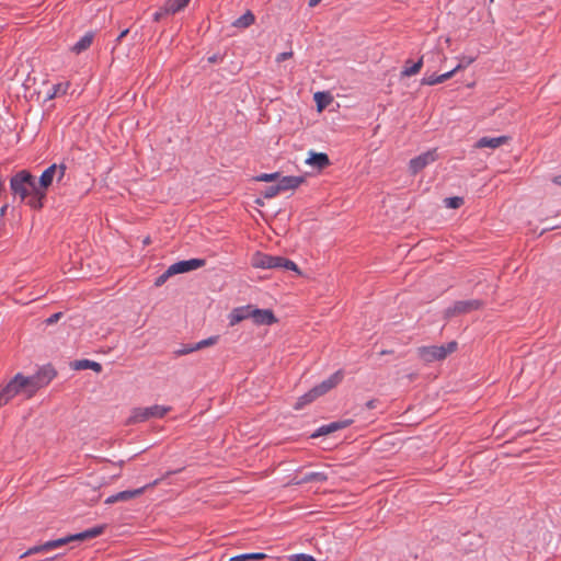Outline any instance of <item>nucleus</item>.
I'll return each instance as SVG.
<instances>
[{"instance_id": "49", "label": "nucleus", "mask_w": 561, "mask_h": 561, "mask_svg": "<svg viewBox=\"0 0 561 561\" xmlns=\"http://www.w3.org/2000/svg\"><path fill=\"white\" fill-rule=\"evenodd\" d=\"M5 210H7V206H3V207L1 208V215H4Z\"/></svg>"}, {"instance_id": "28", "label": "nucleus", "mask_w": 561, "mask_h": 561, "mask_svg": "<svg viewBox=\"0 0 561 561\" xmlns=\"http://www.w3.org/2000/svg\"><path fill=\"white\" fill-rule=\"evenodd\" d=\"M314 101L317 103L318 111H322L325 106L329 105L331 98L324 92H317L314 94Z\"/></svg>"}, {"instance_id": "39", "label": "nucleus", "mask_w": 561, "mask_h": 561, "mask_svg": "<svg viewBox=\"0 0 561 561\" xmlns=\"http://www.w3.org/2000/svg\"><path fill=\"white\" fill-rule=\"evenodd\" d=\"M293 56H294L293 50H289V51H285V53H280V54H278V55L276 56L275 60H276V62H278V64H279V62H282V61H284V60H286V59L291 58Z\"/></svg>"}, {"instance_id": "37", "label": "nucleus", "mask_w": 561, "mask_h": 561, "mask_svg": "<svg viewBox=\"0 0 561 561\" xmlns=\"http://www.w3.org/2000/svg\"><path fill=\"white\" fill-rule=\"evenodd\" d=\"M171 276H173V274L170 272V267H168L167 271L154 280V285L157 287L162 286Z\"/></svg>"}, {"instance_id": "8", "label": "nucleus", "mask_w": 561, "mask_h": 561, "mask_svg": "<svg viewBox=\"0 0 561 561\" xmlns=\"http://www.w3.org/2000/svg\"><path fill=\"white\" fill-rule=\"evenodd\" d=\"M158 482H159V480H154L152 483H150L148 485H145L142 488L118 492L116 494H113V495L108 496L105 500V503L106 504H113V503H116V502L130 501V500H133V499H135L137 496H140L148 488L157 485Z\"/></svg>"}, {"instance_id": "46", "label": "nucleus", "mask_w": 561, "mask_h": 561, "mask_svg": "<svg viewBox=\"0 0 561 561\" xmlns=\"http://www.w3.org/2000/svg\"><path fill=\"white\" fill-rule=\"evenodd\" d=\"M553 183L561 186V175H558V176H554L553 178Z\"/></svg>"}, {"instance_id": "26", "label": "nucleus", "mask_w": 561, "mask_h": 561, "mask_svg": "<svg viewBox=\"0 0 561 561\" xmlns=\"http://www.w3.org/2000/svg\"><path fill=\"white\" fill-rule=\"evenodd\" d=\"M76 369H92L95 373H101L102 366L98 362L81 359L77 360L73 366Z\"/></svg>"}, {"instance_id": "5", "label": "nucleus", "mask_w": 561, "mask_h": 561, "mask_svg": "<svg viewBox=\"0 0 561 561\" xmlns=\"http://www.w3.org/2000/svg\"><path fill=\"white\" fill-rule=\"evenodd\" d=\"M171 409L164 405H151L145 408H135L133 409L127 423L135 424L145 422L149 419H161Z\"/></svg>"}, {"instance_id": "23", "label": "nucleus", "mask_w": 561, "mask_h": 561, "mask_svg": "<svg viewBox=\"0 0 561 561\" xmlns=\"http://www.w3.org/2000/svg\"><path fill=\"white\" fill-rule=\"evenodd\" d=\"M92 41H93V35L88 33L85 34L84 36H82L73 46H72V51H75L76 54H80L82 53L83 50L88 49L91 44H92Z\"/></svg>"}, {"instance_id": "7", "label": "nucleus", "mask_w": 561, "mask_h": 561, "mask_svg": "<svg viewBox=\"0 0 561 561\" xmlns=\"http://www.w3.org/2000/svg\"><path fill=\"white\" fill-rule=\"evenodd\" d=\"M437 160L436 149H432L421 153L420 156L413 158L409 162V170L411 174L415 175L428 164L435 162Z\"/></svg>"}, {"instance_id": "3", "label": "nucleus", "mask_w": 561, "mask_h": 561, "mask_svg": "<svg viewBox=\"0 0 561 561\" xmlns=\"http://www.w3.org/2000/svg\"><path fill=\"white\" fill-rule=\"evenodd\" d=\"M103 529H104L103 526H98V527H93L91 529H88L85 531H82V533H79V534H76V535H71V536H68V537H65V538H59V539H56V540L47 541V542H45L43 545L30 548L27 551H25L21 556V558H26V557H28L31 554L38 553V552H48V551H50L53 549L60 548V547L67 545L68 542H71V541H76V540L82 541V540H85V539L95 538V537L100 536L103 533Z\"/></svg>"}, {"instance_id": "33", "label": "nucleus", "mask_w": 561, "mask_h": 561, "mask_svg": "<svg viewBox=\"0 0 561 561\" xmlns=\"http://www.w3.org/2000/svg\"><path fill=\"white\" fill-rule=\"evenodd\" d=\"M279 178V173H262L255 178V181L259 182H277Z\"/></svg>"}, {"instance_id": "4", "label": "nucleus", "mask_w": 561, "mask_h": 561, "mask_svg": "<svg viewBox=\"0 0 561 561\" xmlns=\"http://www.w3.org/2000/svg\"><path fill=\"white\" fill-rule=\"evenodd\" d=\"M457 350V343L455 341L447 343L446 345H431V346H422L417 348V354L420 358L426 363H432L435 360H443L449 354L454 353Z\"/></svg>"}, {"instance_id": "13", "label": "nucleus", "mask_w": 561, "mask_h": 561, "mask_svg": "<svg viewBox=\"0 0 561 561\" xmlns=\"http://www.w3.org/2000/svg\"><path fill=\"white\" fill-rule=\"evenodd\" d=\"M305 176H280L278 178L276 185L280 193L286 191H294L298 188L302 183H305Z\"/></svg>"}, {"instance_id": "43", "label": "nucleus", "mask_w": 561, "mask_h": 561, "mask_svg": "<svg viewBox=\"0 0 561 561\" xmlns=\"http://www.w3.org/2000/svg\"><path fill=\"white\" fill-rule=\"evenodd\" d=\"M473 60H474V58H462L460 64H462L463 68H465V67L469 66L470 64H472Z\"/></svg>"}, {"instance_id": "20", "label": "nucleus", "mask_w": 561, "mask_h": 561, "mask_svg": "<svg viewBox=\"0 0 561 561\" xmlns=\"http://www.w3.org/2000/svg\"><path fill=\"white\" fill-rule=\"evenodd\" d=\"M351 424V421H340V422H332L327 425H322L319 427L316 434L312 435V437L321 436V435H328L330 433H333L335 431L342 430L347 427Z\"/></svg>"}, {"instance_id": "51", "label": "nucleus", "mask_w": 561, "mask_h": 561, "mask_svg": "<svg viewBox=\"0 0 561 561\" xmlns=\"http://www.w3.org/2000/svg\"><path fill=\"white\" fill-rule=\"evenodd\" d=\"M490 1L492 2L493 0H490Z\"/></svg>"}, {"instance_id": "31", "label": "nucleus", "mask_w": 561, "mask_h": 561, "mask_svg": "<svg viewBox=\"0 0 561 561\" xmlns=\"http://www.w3.org/2000/svg\"><path fill=\"white\" fill-rule=\"evenodd\" d=\"M446 207L448 208H459L463 204V199L461 197L455 196V197H447L444 201Z\"/></svg>"}, {"instance_id": "2", "label": "nucleus", "mask_w": 561, "mask_h": 561, "mask_svg": "<svg viewBox=\"0 0 561 561\" xmlns=\"http://www.w3.org/2000/svg\"><path fill=\"white\" fill-rule=\"evenodd\" d=\"M36 393L32 380L27 376L16 374L5 386L0 389V408L9 403L13 398L22 396L25 399Z\"/></svg>"}, {"instance_id": "42", "label": "nucleus", "mask_w": 561, "mask_h": 561, "mask_svg": "<svg viewBox=\"0 0 561 561\" xmlns=\"http://www.w3.org/2000/svg\"><path fill=\"white\" fill-rule=\"evenodd\" d=\"M61 316H62L61 312H56V313L51 314L49 318L46 319V323L48 325L54 324V323H56L61 318Z\"/></svg>"}, {"instance_id": "9", "label": "nucleus", "mask_w": 561, "mask_h": 561, "mask_svg": "<svg viewBox=\"0 0 561 561\" xmlns=\"http://www.w3.org/2000/svg\"><path fill=\"white\" fill-rule=\"evenodd\" d=\"M56 376V371L51 366L42 367L36 374L27 376L34 386L35 391L47 386Z\"/></svg>"}, {"instance_id": "30", "label": "nucleus", "mask_w": 561, "mask_h": 561, "mask_svg": "<svg viewBox=\"0 0 561 561\" xmlns=\"http://www.w3.org/2000/svg\"><path fill=\"white\" fill-rule=\"evenodd\" d=\"M218 340H219V336H217V335L209 336L205 340H202V341L195 343V348H198V351H199L202 348L213 346L218 342Z\"/></svg>"}, {"instance_id": "47", "label": "nucleus", "mask_w": 561, "mask_h": 561, "mask_svg": "<svg viewBox=\"0 0 561 561\" xmlns=\"http://www.w3.org/2000/svg\"><path fill=\"white\" fill-rule=\"evenodd\" d=\"M319 2H320V0H309V5L316 7Z\"/></svg>"}, {"instance_id": "35", "label": "nucleus", "mask_w": 561, "mask_h": 561, "mask_svg": "<svg viewBox=\"0 0 561 561\" xmlns=\"http://www.w3.org/2000/svg\"><path fill=\"white\" fill-rule=\"evenodd\" d=\"M463 69V65L462 64H458L453 70L448 71V72H445L439 77V80H440V83L450 79L457 71Z\"/></svg>"}, {"instance_id": "48", "label": "nucleus", "mask_w": 561, "mask_h": 561, "mask_svg": "<svg viewBox=\"0 0 561 561\" xmlns=\"http://www.w3.org/2000/svg\"><path fill=\"white\" fill-rule=\"evenodd\" d=\"M216 60L217 58L215 56L209 58V62H216Z\"/></svg>"}, {"instance_id": "17", "label": "nucleus", "mask_w": 561, "mask_h": 561, "mask_svg": "<svg viewBox=\"0 0 561 561\" xmlns=\"http://www.w3.org/2000/svg\"><path fill=\"white\" fill-rule=\"evenodd\" d=\"M251 311H252V306H250V305L234 308L231 311V313L229 314L230 325H236L245 319H251Z\"/></svg>"}, {"instance_id": "29", "label": "nucleus", "mask_w": 561, "mask_h": 561, "mask_svg": "<svg viewBox=\"0 0 561 561\" xmlns=\"http://www.w3.org/2000/svg\"><path fill=\"white\" fill-rule=\"evenodd\" d=\"M327 479H328V477L323 472H310V473H307L301 479V481H299L298 483H305V482H311V481L323 482Z\"/></svg>"}, {"instance_id": "16", "label": "nucleus", "mask_w": 561, "mask_h": 561, "mask_svg": "<svg viewBox=\"0 0 561 561\" xmlns=\"http://www.w3.org/2000/svg\"><path fill=\"white\" fill-rule=\"evenodd\" d=\"M508 136H499V137H482L480 138L477 144L476 148H491L495 149L499 148L510 141Z\"/></svg>"}, {"instance_id": "25", "label": "nucleus", "mask_w": 561, "mask_h": 561, "mask_svg": "<svg viewBox=\"0 0 561 561\" xmlns=\"http://www.w3.org/2000/svg\"><path fill=\"white\" fill-rule=\"evenodd\" d=\"M254 21H255L254 14L251 11H247L243 15H241L233 22V26L239 27V28H245V27H249L250 25H252L254 23Z\"/></svg>"}, {"instance_id": "50", "label": "nucleus", "mask_w": 561, "mask_h": 561, "mask_svg": "<svg viewBox=\"0 0 561 561\" xmlns=\"http://www.w3.org/2000/svg\"><path fill=\"white\" fill-rule=\"evenodd\" d=\"M257 205H262L263 203L260 199H256Z\"/></svg>"}, {"instance_id": "32", "label": "nucleus", "mask_w": 561, "mask_h": 561, "mask_svg": "<svg viewBox=\"0 0 561 561\" xmlns=\"http://www.w3.org/2000/svg\"><path fill=\"white\" fill-rule=\"evenodd\" d=\"M53 89H54V92L50 95V98L64 95L67 93V91L69 89V82L58 83V84L54 85Z\"/></svg>"}, {"instance_id": "44", "label": "nucleus", "mask_w": 561, "mask_h": 561, "mask_svg": "<svg viewBox=\"0 0 561 561\" xmlns=\"http://www.w3.org/2000/svg\"><path fill=\"white\" fill-rule=\"evenodd\" d=\"M128 33V30H124L121 32V34L117 37V41L121 42Z\"/></svg>"}, {"instance_id": "1", "label": "nucleus", "mask_w": 561, "mask_h": 561, "mask_svg": "<svg viewBox=\"0 0 561 561\" xmlns=\"http://www.w3.org/2000/svg\"><path fill=\"white\" fill-rule=\"evenodd\" d=\"M10 188L14 196L25 202L33 209L44 206V193L38 188L37 181L27 170H21L10 180Z\"/></svg>"}, {"instance_id": "38", "label": "nucleus", "mask_w": 561, "mask_h": 561, "mask_svg": "<svg viewBox=\"0 0 561 561\" xmlns=\"http://www.w3.org/2000/svg\"><path fill=\"white\" fill-rule=\"evenodd\" d=\"M422 84L424 85H434L440 83L439 77L435 75L425 76L422 81Z\"/></svg>"}, {"instance_id": "15", "label": "nucleus", "mask_w": 561, "mask_h": 561, "mask_svg": "<svg viewBox=\"0 0 561 561\" xmlns=\"http://www.w3.org/2000/svg\"><path fill=\"white\" fill-rule=\"evenodd\" d=\"M343 379V374L341 371L334 373L328 379L323 380L320 385L313 387L312 389L317 391V396L321 397L329 392L331 389L336 387Z\"/></svg>"}, {"instance_id": "22", "label": "nucleus", "mask_w": 561, "mask_h": 561, "mask_svg": "<svg viewBox=\"0 0 561 561\" xmlns=\"http://www.w3.org/2000/svg\"><path fill=\"white\" fill-rule=\"evenodd\" d=\"M422 66H423V57L416 62H411L410 60H408L405 62L404 69L401 72V76L402 77H412L420 72Z\"/></svg>"}, {"instance_id": "34", "label": "nucleus", "mask_w": 561, "mask_h": 561, "mask_svg": "<svg viewBox=\"0 0 561 561\" xmlns=\"http://www.w3.org/2000/svg\"><path fill=\"white\" fill-rule=\"evenodd\" d=\"M278 194H280L277 185H272V186H268L266 187L263 192H262V196L265 197V198H273L275 196H277Z\"/></svg>"}, {"instance_id": "14", "label": "nucleus", "mask_w": 561, "mask_h": 561, "mask_svg": "<svg viewBox=\"0 0 561 561\" xmlns=\"http://www.w3.org/2000/svg\"><path fill=\"white\" fill-rule=\"evenodd\" d=\"M305 163L321 171L330 165V159L324 152L309 151Z\"/></svg>"}, {"instance_id": "18", "label": "nucleus", "mask_w": 561, "mask_h": 561, "mask_svg": "<svg viewBox=\"0 0 561 561\" xmlns=\"http://www.w3.org/2000/svg\"><path fill=\"white\" fill-rule=\"evenodd\" d=\"M273 257L274 255L256 252L252 255L251 264L255 268H273Z\"/></svg>"}, {"instance_id": "36", "label": "nucleus", "mask_w": 561, "mask_h": 561, "mask_svg": "<svg viewBox=\"0 0 561 561\" xmlns=\"http://www.w3.org/2000/svg\"><path fill=\"white\" fill-rule=\"evenodd\" d=\"M463 69V65L462 64H458L453 70L448 71V72H445L439 77V80H440V83L450 79L457 71Z\"/></svg>"}, {"instance_id": "21", "label": "nucleus", "mask_w": 561, "mask_h": 561, "mask_svg": "<svg viewBox=\"0 0 561 561\" xmlns=\"http://www.w3.org/2000/svg\"><path fill=\"white\" fill-rule=\"evenodd\" d=\"M190 0H167L164 3L163 10L167 14H174L181 10H183Z\"/></svg>"}, {"instance_id": "12", "label": "nucleus", "mask_w": 561, "mask_h": 561, "mask_svg": "<svg viewBox=\"0 0 561 561\" xmlns=\"http://www.w3.org/2000/svg\"><path fill=\"white\" fill-rule=\"evenodd\" d=\"M251 319L256 325H271L277 322L274 312L270 309H257L252 306Z\"/></svg>"}, {"instance_id": "6", "label": "nucleus", "mask_w": 561, "mask_h": 561, "mask_svg": "<svg viewBox=\"0 0 561 561\" xmlns=\"http://www.w3.org/2000/svg\"><path fill=\"white\" fill-rule=\"evenodd\" d=\"M66 170H67L66 164L54 163L43 171L37 184H38V188H41L42 193H44V198L46 197L48 187L54 182H57V183L61 182V180L65 178Z\"/></svg>"}, {"instance_id": "41", "label": "nucleus", "mask_w": 561, "mask_h": 561, "mask_svg": "<svg viewBox=\"0 0 561 561\" xmlns=\"http://www.w3.org/2000/svg\"><path fill=\"white\" fill-rule=\"evenodd\" d=\"M294 561H316L314 558L310 554H296Z\"/></svg>"}, {"instance_id": "27", "label": "nucleus", "mask_w": 561, "mask_h": 561, "mask_svg": "<svg viewBox=\"0 0 561 561\" xmlns=\"http://www.w3.org/2000/svg\"><path fill=\"white\" fill-rule=\"evenodd\" d=\"M266 558L265 553L262 552H252V553H243L239 556H234L230 558V561H261Z\"/></svg>"}, {"instance_id": "45", "label": "nucleus", "mask_w": 561, "mask_h": 561, "mask_svg": "<svg viewBox=\"0 0 561 561\" xmlns=\"http://www.w3.org/2000/svg\"><path fill=\"white\" fill-rule=\"evenodd\" d=\"M163 14H165V13H164V10L162 9V11H161V12H157V13L154 14V20H156V21H159V20H160V18H161Z\"/></svg>"}, {"instance_id": "10", "label": "nucleus", "mask_w": 561, "mask_h": 561, "mask_svg": "<svg viewBox=\"0 0 561 561\" xmlns=\"http://www.w3.org/2000/svg\"><path fill=\"white\" fill-rule=\"evenodd\" d=\"M481 306H482V302L477 299L457 301L453 305V307H450L446 310V316L453 317V316L460 314V313H467L472 310L480 309Z\"/></svg>"}, {"instance_id": "40", "label": "nucleus", "mask_w": 561, "mask_h": 561, "mask_svg": "<svg viewBox=\"0 0 561 561\" xmlns=\"http://www.w3.org/2000/svg\"><path fill=\"white\" fill-rule=\"evenodd\" d=\"M196 351H198V348H195V344H192V345H187V346H184L183 348L179 350L178 354L179 355H186V354H190V353H193V352H196Z\"/></svg>"}, {"instance_id": "11", "label": "nucleus", "mask_w": 561, "mask_h": 561, "mask_svg": "<svg viewBox=\"0 0 561 561\" xmlns=\"http://www.w3.org/2000/svg\"><path fill=\"white\" fill-rule=\"evenodd\" d=\"M205 265V260L202 259H191L186 261H179L172 265H170V272H172L173 275L191 272L194 270H197L199 267H203Z\"/></svg>"}, {"instance_id": "24", "label": "nucleus", "mask_w": 561, "mask_h": 561, "mask_svg": "<svg viewBox=\"0 0 561 561\" xmlns=\"http://www.w3.org/2000/svg\"><path fill=\"white\" fill-rule=\"evenodd\" d=\"M317 398H319L317 396V391L311 389L310 391H308L307 393H305L304 396L299 397L297 402L295 403L294 408L296 410H300L302 409L305 405L311 403L312 401H314Z\"/></svg>"}, {"instance_id": "19", "label": "nucleus", "mask_w": 561, "mask_h": 561, "mask_svg": "<svg viewBox=\"0 0 561 561\" xmlns=\"http://www.w3.org/2000/svg\"><path fill=\"white\" fill-rule=\"evenodd\" d=\"M273 268L274 270L294 271L298 275L301 274L299 267L297 266V264L294 261L288 260V259H286L284 256H279V255H274V257H273Z\"/></svg>"}]
</instances>
